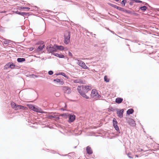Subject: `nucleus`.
Segmentation results:
<instances>
[{
  "mask_svg": "<svg viewBox=\"0 0 159 159\" xmlns=\"http://www.w3.org/2000/svg\"><path fill=\"white\" fill-rule=\"evenodd\" d=\"M17 61L19 63H22L25 61V59L24 58H18Z\"/></svg>",
  "mask_w": 159,
  "mask_h": 159,
  "instance_id": "5701e85b",
  "label": "nucleus"
},
{
  "mask_svg": "<svg viewBox=\"0 0 159 159\" xmlns=\"http://www.w3.org/2000/svg\"><path fill=\"white\" fill-rule=\"evenodd\" d=\"M119 0H115V1L116 2H118Z\"/></svg>",
  "mask_w": 159,
  "mask_h": 159,
  "instance_id": "69168bd1",
  "label": "nucleus"
},
{
  "mask_svg": "<svg viewBox=\"0 0 159 159\" xmlns=\"http://www.w3.org/2000/svg\"><path fill=\"white\" fill-rule=\"evenodd\" d=\"M53 71L51 70L49 71L48 72V74L49 75H52L53 74Z\"/></svg>",
  "mask_w": 159,
  "mask_h": 159,
  "instance_id": "37998d69",
  "label": "nucleus"
},
{
  "mask_svg": "<svg viewBox=\"0 0 159 159\" xmlns=\"http://www.w3.org/2000/svg\"><path fill=\"white\" fill-rule=\"evenodd\" d=\"M134 2H130L129 3V4L130 5H132L133 4Z\"/></svg>",
  "mask_w": 159,
  "mask_h": 159,
  "instance_id": "6e6d98bb",
  "label": "nucleus"
},
{
  "mask_svg": "<svg viewBox=\"0 0 159 159\" xmlns=\"http://www.w3.org/2000/svg\"><path fill=\"white\" fill-rule=\"evenodd\" d=\"M70 101L71 102H75V100H72V99H70Z\"/></svg>",
  "mask_w": 159,
  "mask_h": 159,
  "instance_id": "052dcab7",
  "label": "nucleus"
},
{
  "mask_svg": "<svg viewBox=\"0 0 159 159\" xmlns=\"http://www.w3.org/2000/svg\"><path fill=\"white\" fill-rule=\"evenodd\" d=\"M108 111L110 112H114L115 111V109H114L112 107H111L108 108Z\"/></svg>",
  "mask_w": 159,
  "mask_h": 159,
  "instance_id": "e433bc0d",
  "label": "nucleus"
},
{
  "mask_svg": "<svg viewBox=\"0 0 159 159\" xmlns=\"http://www.w3.org/2000/svg\"><path fill=\"white\" fill-rule=\"evenodd\" d=\"M55 46L56 52H57L58 50H60L61 51H63L64 49V47L62 45H58L57 44H55Z\"/></svg>",
  "mask_w": 159,
  "mask_h": 159,
  "instance_id": "f8f14e48",
  "label": "nucleus"
},
{
  "mask_svg": "<svg viewBox=\"0 0 159 159\" xmlns=\"http://www.w3.org/2000/svg\"><path fill=\"white\" fill-rule=\"evenodd\" d=\"M55 44L53 45L50 44L46 47V49L47 50L48 53H51L52 55H54V53H55L54 52H56V47H55Z\"/></svg>",
  "mask_w": 159,
  "mask_h": 159,
  "instance_id": "f03ea898",
  "label": "nucleus"
},
{
  "mask_svg": "<svg viewBox=\"0 0 159 159\" xmlns=\"http://www.w3.org/2000/svg\"><path fill=\"white\" fill-rule=\"evenodd\" d=\"M59 75H60V72L57 73L55 74V75L57 76Z\"/></svg>",
  "mask_w": 159,
  "mask_h": 159,
  "instance_id": "13d9d810",
  "label": "nucleus"
},
{
  "mask_svg": "<svg viewBox=\"0 0 159 159\" xmlns=\"http://www.w3.org/2000/svg\"><path fill=\"white\" fill-rule=\"evenodd\" d=\"M26 109L27 107H25L20 105L16 104V106L15 107L14 109L16 110H18L20 109L25 110Z\"/></svg>",
  "mask_w": 159,
  "mask_h": 159,
  "instance_id": "4468645a",
  "label": "nucleus"
},
{
  "mask_svg": "<svg viewBox=\"0 0 159 159\" xmlns=\"http://www.w3.org/2000/svg\"><path fill=\"white\" fill-rule=\"evenodd\" d=\"M107 30H109V31H110V30H109V29L108 28H107Z\"/></svg>",
  "mask_w": 159,
  "mask_h": 159,
  "instance_id": "774afa93",
  "label": "nucleus"
},
{
  "mask_svg": "<svg viewBox=\"0 0 159 159\" xmlns=\"http://www.w3.org/2000/svg\"><path fill=\"white\" fill-rule=\"evenodd\" d=\"M63 90L64 92L67 94H69L71 92V89L70 87L67 86H64L63 87Z\"/></svg>",
  "mask_w": 159,
  "mask_h": 159,
  "instance_id": "9d476101",
  "label": "nucleus"
},
{
  "mask_svg": "<svg viewBox=\"0 0 159 159\" xmlns=\"http://www.w3.org/2000/svg\"><path fill=\"white\" fill-rule=\"evenodd\" d=\"M54 56L57 57L59 58H64L65 57V56L62 54H60L57 53H54Z\"/></svg>",
  "mask_w": 159,
  "mask_h": 159,
  "instance_id": "aec40b11",
  "label": "nucleus"
},
{
  "mask_svg": "<svg viewBox=\"0 0 159 159\" xmlns=\"http://www.w3.org/2000/svg\"><path fill=\"white\" fill-rule=\"evenodd\" d=\"M45 44L43 45H39L35 50L36 52H38L40 51H42L43 50V48L45 47Z\"/></svg>",
  "mask_w": 159,
  "mask_h": 159,
  "instance_id": "f3484780",
  "label": "nucleus"
},
{
  "mask_svg": "<svg viewBox=\"0 0 159 159\" xmlns=\"http://www.w3.org/2000/svg\"><path fill=\"white\" fill-rule=\"evenodd\" d=\"M139 9L142 11H144L148 9V7L146 6H143L140 7Z\"/></svg>",
  "mask_w": 159,
  "mask_h": 159,
  "instance_id": "cd10ccee",
  "label": "nucleus"
},
{
  "mask_svg": "<svg viewBox=\"0 0 159 159\" xmlns=\"http://www.w3.org/2000/svg\"><path fill=\"white\" fill-rule=\"evenodd\" d=\"M156 9L157 10V11H159V8H157Z\"/></svg>",
  "mask_w": 159,
  "mask_h": 159,
  "instance_id": "e2e57ef3",
  "label": "nucleus"
},
{
  "mask_svg": "<svg viewBox=\"0 0 159 159\" xmlns=\"http://www.w3.org/2000/svg\"><path fill=\"white\" fill-rule=\"evenodd\" d=\"M123 101V98H122L118 97L116 98L115 100V102L117 104H119L121 103Z\"/></svg>",
  "mask_w": 159,
  "mask_h": 159,
  "instance_id": "6ab92c4d",
  "label": "nucleus"
},
{
  "mask_svg": "<svg viewBox=\"0 0 159 159\" xmlns=\"http://www.w3.org/2000/svg\"><path fill=\"white\" fill-rule=\"evenodd\" d=\"M75 83H80L82 84H83V82L82 80L80 79H77L76 80H75L73 81Z\"/></svg>",
  "mask_w": 159,
  "mask_h": 159,
  "instance_id": "bb28decb",
  "label": "nucleus"
},
{
  "mask_svg": "<svg viewBox=\"0 0 159 159\" xmlns=\"http://www.w3.org/2000/svg\"><path fill=\"white\" fill-rule=\"evenodd\" d=\"M9 68H11L10 62L6 64L4 67V70L7 69Z\"/></svg>",
  "mask_w": 159,
  "mask_h": 159,
  "instance_id": "c85d7f7f",
  "label": "nucleus"
},
{
  "mask_svg": "<svg viewBox=\"0 0 159 159\" xmlns=\"http://www.w3.org/2000/svg\"><path fill=\"white\" fill-rule=\"evenodd\" d=\"M98 94V92L96 89H93L91 91V96L93 98H96L97 95Z\"/></svg>",
  "mask_w": 159,
  "mask_h": 159,
  "instance_id": "9b49d317",
  "label": "nucleus"
},
{
  "mask_svg": "<svg viewBox=\"0 0 159 159\" xmlns=\"http://www.w3.org/2000/svg\"><path fill=\"white\" fill-rule=\"evenodd\" d=\"M86 151L87 153L89 155L93 154V151L91 147L89 146H87L86 148Z\"/></svg>",
  "mask_w": 159,
  "mask_h": 159,
  "instance_id": "ddd939ff",
  "label": "nucleus"
},
{
  "mask_svg": "<svg viewBox=\"0 0 159 159\" xmlns=\"http://www.w3.org/2000/svg\"><path fill=\"white\" fill-rule=\"evenodd\" d=\"M53 81L54 82H57V83H59L61 85H63L64 84V82L63 80L57 78L54 79Z\"/></svg>",
  "mask_w": 159,
  "mask_h": 159,
  "instance_id": "a211bd4d",
  "label": "nucleus"
},
{
  "mask_svg": "<svg viewBox=\"0 0 159 159\" xmlns=\"http://www.w3.org/2000/svg\"><path fill=\"white\" fill-rule=\"evenodd\" d=\"M27 106L30 109H31L33 111L36 112L42 113H45V112H43L41 108H39L38 107L35 106V105H34L32 104H27Z\"/></svg>",
  "mask_w": 159,
  "mask_h": 159,
  "instance_id": "f257e3e1",
  "label": "nucleus"
},
{
  "mask_svg": "<svg viewBox=\"0 0 159 159\" xmlns=\"http://www.w3.org/2000/svg\"><path fill=\"white\" fill-rule=\"evenodd\" d=\"M13 12L15 14H18L24 17H25V16H27V15H30L29 13L20 12L18 11H14Z\"/></svg>",
  "mask_w": 159,
  "mask_h": 159,
  "instance_id": "0eeeda50",
  "label": "nucleus"
},
{
  "mask_svg": "<svg viewBox=\"0 0 159 159\" xmlns=\"http://www.w3.org/2000/svg\"><path fill=\"white\" fill-rule=\"evenodd\" d=\"M135 157H139V156L138 155H136Z\"/></svg>",
  "mask_w": 159,
  "mask_h": 159,
  "instance_id": "0e129e2a",
  "label": "nucleus"
},
{
  "mask_svg": "<svg viewBox=\"0 0 159 159\" xmlns=\"http://www.w3.org/2000/svg\"><path fill=\"white\" fill-rule=\"evenodd\" d=\"M57 154H58L60 155L61 156H67V154H65V155H62H62H61V154H59L58 153H57Z\"/></svg>",
  "mask_w": 159,
  "mask_h": 159,
  "instance_id": "864d4df0",
  "label": "nucleus"
},
{
  "mask_svg": "<svg viewBox=\"0 0 159 159\" xmlns=\"http://www.w3.org/2000/svg\"><path fill=\"white\" fill-rule=\"evenodd\" d=\"M68 55L69 56L72 57L73 56L72 53L70 52H68Z\"/></svg>",
  "mask_w": 159,
  "mask_h": 159,
  "instance_id": "c03bdc74",
  "label": "nucleus"
},
{
  "mask_svg": "<svg viewBox=\"0 0 159 159\" xmlns=\"http://www.w3.org/2000/svg\"><path fill=\"white\" fill-rule=\"evenodd\" d=\"M11 106L12 108L14 109L16 104L14 102H12L11 103Z\"/></svg>",
  "mask_w": 159,
  "mask_h": 159,
  "instance_id": "72a5a7b5",
  "label": "nucleus"
},
{
  "mask_svg": "<svg viewBox=\"0 0 159 159\" xmlns=\"http://www.w3.org/2000/svg\"><path fill=\"white\" fill-rule=\"evenodd\" d=\"M20 28L23 30H24L25 29V27L23 26H20Z\"/></svg>",
  "mask_w": 159,
  "mask_h": 159,
  "instance_id": "8fccbe9b",
  "label": "nucleus"
},
{
  "mask_svg": "<svg viewBox=\"0 0 159 159\" xmlns=\"http://www.w3.org/2000/svg\"><path fill=\"white\" fill-rule=\"evenodd\" d=\"M133 1L137 3H142L143 4H145V5H148V6L150 7L148 3L144 2H143L139 0H133Z\"/></svg>",
  "mask_w": 159,
  "mask_h": 159,
  "instance_id": "b1692460",
  "label": "nucleus"
},
{
  "mask_svg": "<svg viewBox=\"0 0 159 159\" xmlns=\"http://www.w3.org/2000/svg\"><path fill=\"white\" fill-rule=\"evenodd\" d=\"M12 41L10 40H5L3 41V43L5 44H10Z\"/></svg>",
  "mask_w": 159,
  "mask_h": 159,
  "instance_id": "2f4dec72",
  "label": "nucleus"
},
{
  "mask_svg": "<svg viewBox=\"0 0 159 159\" xmlns=\"http://www.w3.org/2000/svg\"><path fill=\"white\" fill-rule=\"evenodd\" d=\"M51 152L52 153L54 154L56 153V152L54 150H51Z\"/></svg>",
  "mask_w": 159,
  "mask_h": 159,
  "instance_id": "4d7b16f0",
  "label": "nucleus"
},
{
  "mask_svg": "<svg viewBox=\"0 0 159 159\" xmlns=\"http://www.w3.org/2000/svg\"><path fill=\"white\" fill-rule=\"evenodd\" d=\"M44 41L42 40H39L36 43V45H43L44 44Z\"/></svg>",
  "mask_w": 159,
  "mask_h": 159,
  "instance_id": "473e14b6",
  "label": "nucleus"
},
{
  "mask_svg": "<svg viewBox=\"0 0 159 159\" xmlns=\"http://www.w3.org/2000/svg\"><path fill=\"white\" fill-rule=\"evenodd\" d=\"M77 64L83 69H88L89 67L87 66L84 62L82 61L79 60Z\"/></svg>",
  "mask_w": 159,
  "mask_h": 159,
  "instance_id": "1a4fd4ad",
  "label": "nucleus"
},
{
  "mask_svg": "<svg viewBox=\"0 0 159 159\" xmlns=\"http://www.w3.org/2000/svg\"><path fill=\"white\" fill-rule=\"evenodd\" d=\"M55 95L56 97H58L60 95V93L57 92L55 93Z\"/></svg>",
  "mask_w": 159,
  "mask_h": 159,
  "instance_id": "79ce46f5",
  "label": "nucleus"
},
{
  "mask_svg": "<svg viewBox=\"0 0 159 159\" xmlns=\"http://www.w3.org/2000/svg\"><path fill=\"white\" fill-rule=\"evenodd\" d=\"M18 9L19 10H21V9H27L28 10V11H29L30 9V8L27 7H18Z\"/></svg>",
  "mask_w": 159,
  "mask_h": 159,
  "instance_id": "7c9ffc66",
  "label": "nucleus"
},
{
  "mask_svg": "<svg viewBox=\"0 0 159 159\" xmlns=\"http://www.w3.org/2000/svg\"><path fill=\"white\" fill-rule=\"evenodd\" d=\"M128 124L132 126H135L136 125V124L134 120L132 119H129L128 120Z\"/></svg>",
  "mask_w": 159,
  "mask_h": 159,
  "instance_id": "2eb2a0df",
  "label": "nucleus"
},
{
  "mask_svg": "<svg viewBox=\"0 0 159 159\" xmlns=\"http://www.w3.org/2000/svg\"><path fill=\"white\" fill-rule=\"evenodd\" d=\"M54 117L55 118H55L56 119L58 120L60 119V117L59 116L55 115Z\"/></svg>",
  "mask_w": 159,
  "mask_h": 159,
  "instance_id": "49530a36",
  "label": "nucleus"
},
{
  "mask_svg": "<svg viewBox=\"0 0 159 159\" xmlns=\"http://www.w3.org/2000/svg\"><path fill=\"white\" fill-rule=\"evenodd\" d=\"M131 154L130 153H128L127 154L128 157L130 159L133 158V157L131 156Z\"/></svg>",
  "mask_w": 159,
  "mask_h": 159,
  "instance_id": "a19ab883",
  "label": "nucleus"
},
{
  "mask_svg": "<svg viewBox=\"0 0 159 159\" xmlns=\"http://www.w3.org/2000/svg\"><path fill=\"white\" fill-rule=\"evenodd\" d=\"M87 33H88V34H91V35H96L95 34H93L92 33L89 32V31H88L87 32Z\"/></svg>",
  "mask_w": 159,
  "mask_h": 159,
  "instance_id": "09e8293b",
  "label": "nucleus"
},
{
  "mask_svg": "<svg viewBox=\"0 0 159 159\" xmlns=\"http://www.w3.org/2000/svg\"><path fill=\"white\" fill-rule=\"evenodd\" d=\"M69 119L68 122L69 123H71L73 122L75 119V116L72 114H69L68 117Z\"/></svg>",
  "mask_w": 159,
  "mask_h": 159,
  "instance_id": "423d86ee",
  "label": "nucleus"
},
{
  "mask_svg": "<svg viewBox=\"0 0 159 159\" xmlns=\"http://www.w3.org/2000/svg\"><path fill=\"white\" fill-rule=\"evenodd\" d=\"M108 4L109 6H110L115 8L117 10H118L119 11H121V10H123V8L117 6L116 5H115L114 4H112L110 3H108Z\"/></svg>",
  "mask_w": 159,
  "mask_h": 159,
  "instance_id": "dca6fc26",
  "label": "nucleus"
},
{
  "mask_svg": "<svg viewBox=\"0 0 159 159\" xmlns=\"http://www.w3.org/2000/svg\"><path fill=\"white\" fill-rule=\"evenodd\" d=\"M31 76H33V78H37L38 77V76L37 75H36L34 74H32L31 75Z\"/></svg>",
  "mask_w": 159,
  "mask_h": 159,
  "instance_id": "3c124183",
  "label": "nucleus"
},
{
  "mask_svg": "<svg viewBox=\"0 0 159 159\" xmlns=\"http://www.w3.org/2000/svg\"><path fill=\"white\" fill-rule=\"evenodd\" d=\"M10 66L11 68V69H13L15 68V67L16 66L15 64L13 62H10Z\"/></svg>",
  "mask_w": 159,
  "mask_h": 159,
  "instance_id": "c9c22d12",
  "label": "nucleus"
},
{
  "mask_svg": "<svg viewBox=\"0 0 159 159\" xmlns=\"http://www.w3.org/2000/svg\"><path fill=\"white\" fill-rule=\"evenodd\" d=\"M113 126L117 132L118 134H120V130L119 126L117 125L118 122L115 118H114L112 120Z\"/></svg>",
  "mask_w": 159,
  "mask_h": 159,
  "instance_id": "20e7f679",
  "label": "nucleus"
},
{
  "mask_svg": "<svg viewBox=\"0 0 159 159\" xmlns=\"http://www.w3.org/2000/svg\"><path fill=\"white\" fill-rule=\"evenodd\" d=\"M68 50V49L67 47H64V51H66Z\"/></svg>",
  "mask_w": 159,
  "mask_h": 159,
  "instance_id": "603ef678",
  "label": "nucleus"
},
{
  "mask_svg": "<svg viewBox=\"0 0 159 159\" xmlns=\"http://www.w3.org/2000/svg\"><path fill=\"white\" fill-rule=\"evenodd\" d=\"M60 75H62V76H63L65 77V78H68V76L64 73H63L62 72H60Z\"/></svg>",
  "mask_w": 159,
  "mask_h": 159,
  "instance_id": "58836bf2",
  "label": "nucleus"
},
{
  "mask_svg": "<svg viewBox=\"0 0 159 159\" xmlns=\"http://www.w3.org/2000/svg\"><path fill=\"white\" fill-rule=\"evenodd\" d=\"M34 48L32 47H31L30 48L29 50L30 51H32L33 50Z\"/></svg>",
  "mask_w": 159,
  "mask_h": 159,
  "instance_id": "5fc2aeb1",
  "label": "nucleus"
},
{
  "mask_svg": "<svg viewBox=\"0 0 159 159\" xmlns=\"http://www.w3.org/2000/svg\"><path fill=\"white\" fill-rule=\"evenodd\" d=\"M110 31L112 33H113V34H114V31H112V30H110Z\"/></svg>",
  "mask_w": 159,
  "mask_h": 159,
  "instance_id": "bf43d9fd",
  "label": "nucleus"
},
{
  "mask_svg": "<svg viewBox=\"0 0 159 159\" xmlns=\"http://www.w3.org/2000/svg\"><path fill=\"white\" fill-rule=\"evenodd\" d=\"M65 107H66V104L65 105Z\"/></svg>",
  "mask_w": 159,
  "mask_h": 159,
  "instance_id": "338daca9",
  "label": "nucleus"
},
{
  "mask_svg": "<svg viewBox=\"0 0 159 159\" xmlns=\"http://www.w3.org/2000/svg\"><path fill=\"white\" fill-rule=\"evenodd\" d=\"M82 89L83 90L84 92L87 93L89 90L91 89V87L89 86L82 85Z\"/></svg>",
  "mask_w": 159,
  "mask_h": 159,
  "instance_id": "6e6552de",
  "label": "nucleus"
},
{
  "mask_svg": "<svg viewBox=\"0 0 159 159\" xmlns=\"http://www.w3.org/2000/svg\"><path fill=\"white\" fill-rule=\"evenodd\" d=\"M70 32L66 33L64 35V43L66 44H68L70 41Z\"/></svg>",
  "mask_w": 159,
  "mask_h": 159,
  "instance_id": "7ed1b4c3",
  "label": "nucleus"
},
{
  "mask_svg": "<svg viewBox=\"0 0 159 159\" xmlns=\"http://www.w3.org/2000/svg\"><path fill=\"white\" fill-rule=\"evenodd\" d=\"M132 15H133L136 16H138L139 15L138 14L134 12V11L133 12Z\"/></svg>",
  "mask_w": 159,
  "mask_h": 159,
  "instance_id": "a18cd8bd",
  "label": "nucleus"
},
{
  "mask_svg": "<svg viewBox=\"0 0 159 159\" xmlns=\"http://www.w3.org/2000/svg\"><path fill=\"white\" fill-rule=\"evenodd\" d=\"M97 97V98H101V95H100V94H99L98 93V94H97V97Z\"/></svg>",
  "mask_w": 159,
  "mask_h": 159,
  "instance_id": "de8ad7c7",
  "label": "nucleus"
},
{
  "mask_svg": "<svg viewBox=\"0 0 159 159\" xmlns=\"http://www.w3.org/2000/svg\"><path fill=\"white\" fill-rule=\"evenodd\" d=\"M61 110H62L63 111H65L66 110L65 109H64L63 108H61Z\"/></svg>",
  "mask_w": 159,
  "mask_h": 159,
  "instance_id": "680f3d73",
  "label": "nucleus"
},
{
  "mask_svg": "<svg viewBox=\"0 0 159 159\" xmlns=\"http://www.w3.org/2000/svg\"><path fill=\"white\" fill-rule=\"evenodd\" d=\"M55 115H50L48 116L47 117L50 119H52L55 118L54 117Z\"/></svg>",
  "mask_w": 159,
  "mask_h": 159,
  "instance_id": "ea45409f",
  "label": "nucleus"
},
{
  "mask_svg": "<svg viewBox=\"0 0 159 159\" xmlns=\"http://www.w3.org/2000/svg\"><path fill=\"white\" fill-rule=\"evenodd\" d=\"M134 112V109L132 108H130L127 110L126 111V114L128 115H130L133 113Z\"/></svg>",
  "mask_w": 159,
  "mask_h": 159,
  "instance_id": "4be33fe9",
  "label": "nucleus"
},
{
  "mask_svg": "<svg viewBox=\"0 0 159 159\" xmlns=\"http://www.w3.org/2000/svg\"><path fill=\"white\" fill-rule=\"evenodd\" d=\"M116 113L118 116L120 118H122L123 116L124 110L123 109H116Z\"/></svg>",
  "mask_w": 159,
  "mask_h": 159,
  "instance_id": "39448f33",
  "label": "nucleus"
},
{
  "mask_svg": "<svg viewBox=\"0 0 159 159\" xmlns=\"http://www.w3.org/2000/svg\"><path fill=\"white\" fill-rule=\"evenodd\" d=\"M121 11H122L123 12H125L126 13L129 14H131V15L132 14V13H133V12H132V11H131L125 9L124 8H123V10H121Z\"/></svg>",
  "mask_w": 159,
  "mask_h": 159,
  "instance_id": "393cba45",
  "label": "nucleus"
},
{
  "mask_svg": "<svg viewBox=\"0 0 159 159\" xmlns=\"http://www.w3.org/2000/svg\"><path fill=\"white\" fill-rule=\"evenodd\" d=\"M104 80L107 83H108L109 82L110 80L108 78L107 75H105L104 78Z\"/></svg>",
  "mask_w": 159,
  "mask_h": 159,
  "instance_id": "f704fd0d",
  "label": "nucleus"
},
{
  "mask_svg": "<svg viewBox=\"0 0 159 159\" xmlns=\"http://www.w3.org/2000/svg\"><path fill=\"white\" fill-rule=\"evenodd\" d=\"M127 2L126 0H123L121 2V4L122 5V6H124L125 5V4Z\"/></svg>",
  "mask_w": 159,
  "mask_h": 159,
  "instance_id": "4c0bfd02",
  "label": "nucleus"
},
{
  "mask_svg": "<svg viewBox=\"0 0 159 159\" xmlns=\"http://www.w3.org/2000/svg\"><path fill=\"white\" fill-rule=\"evenodd\" d=\"M86 92H84L83 93H82V94H81V95L83 97V98L87 99H88L89 98V97L88 96H87L86 94L85 93Z\"/></svg>",
  "mask_w": 159,
  "mask_h": 159,
  "instance_id": "c756f323",
  "label": "nucleus"
},
{
  "mask_svg": "<svg viewBox=\"0 0 159 159\" xmlns=\"http://www.w3.org/2000/svg\"><path fill=\"white\" fill-rule=\"evenodd\" d=\"M77 89L78 92L80 95L82 93H84V91L82 89L81 86H79L77 87Z\"/></svg>",
  "mask_w": 159,
  "mask_h": 159,
  "instance_id": "412c9836",
  "label": "nucleus"
},
{
  "mask_svg": "<svg viewBox=\"0 0 159 159\" xmlns=\"http://www.w3.org/2000/svg\"><path fill=\"white\" fill-rule=\"evenodd\" d=\"M69 114V113H64L61 114L60 116H61L65 119H66L68 118Z\"/></svg>",
  "mask_w": 159,
  "mask_h": 159,
  "instance_id": "a878e982",
  "label": "nucleus"
}]
</instances>
